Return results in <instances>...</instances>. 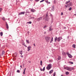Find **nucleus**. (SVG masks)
Returning <instances> with one entry per match:
<instances>
[{
    "instance_id": "f03ea898",
    "label": "nucleus",
    "mask_w": 76,
    "mask_h": 76,
    "mask_svg": "<svg viewBox=\"0 0 76 76\" xmlns=\"http://www.w3.org/2000/svg\"><path fill=\"white\" fill-rule=\"evenodd\" d=\"M50 39H51V38L50 37L47 36L45 37V40H46L47 42H49Z\"/></svg>"
},
{
    "instance_id": "0eeeda50",
    "label": "nucleus",
    "mask_w": 76,
    "mask_h": 76,
    "mask_svg": "<svg viewBox=\"0 0 76 76\" xmlns=\"http://www.w3.org/2000/svg\"><path fill=\"white\" fill-rule=\"evenodd\" d=\"M68 52L65 53L64 52H63L62 53V54L63 56H66V54H67Z\"/></svg>"
},
{
    "instance_id": "4be33fe9",
    "label": "nucleus",
    "mask_w": 76,
    "mask_h": 76,
    "mask_svg": "<svg viewBox=\"0 0 76 76\" xmlns=\"http://www.w3.org/2000/svg\"><path fill=\"white\" fill-rule=\"evenodd\" d=\"M23 53H22V50H20V54L21 55H22V54H23Z\"/></svg>"
},
{
    "instance_id": "774afa93",
    "label": "nucleus",
    "mask_w": 76,
    "mask_h": 76,
    "mask_svg": "<svg viewBox=\"0 0 76 76\" xmlns=\"http://www.w3.org/2000/svg\"><path fill=\"white\" fill-rule=\"evenodd\" d=\"M1 56V55H0V56Z\"/></svg>"
},
{
    "instance_id": "3c124183",
    "label": "nucleus",
    "mask_w": 76,
    "mask_h": 76,
    "mask_svg": "<svg viewBox=\"0 0 76 76\" xmlns=\"http://www.w3.org/2000/svg\"><path fill=\"white\" fill-rule=\"evenodd\" d=\"M25 47H27V46L26 45H24Z\"/></svg>"
},
{
    "instance_id": "5fc2aeb1",
    "label": "nucleus",
    "mask_w": 76,
    "mask_h": 76,
    "mask_svg": "<svg viewBox=\"0 0 76 76\" xmlns=\"http://www.w3.org/2000/svg\"><path fill=\"white\" fill-rule=\"evenodd\" d=\"M20 67H21V68H22V65L20 66Z\"/></svg>"
},
{
    "instance_id": "f3484780",
    "label": "nucleus",
    "mask_w": 76,
    "mask_h": 76,
    "mask_svg": "<svg viewBox=\"0 0 76 76\" xmlns=\"http://www.w3.org/2000/svg\"><path fill=\"white\" fill-rule=\"evenodd\" d=\"M68 68H69V67H64V69H66V70H68Z\"/></svg>"
},
{
    "instance_id": "a19ab883",
    "label": "nucleus",
    "mask_w": 76,
    "mask_h": 76,
    "mask_svg": "<svg viewBox=\"0 0 76 76\" xmlns=\"http://www.w3.org/2000/svg\"><path fill=\"white\" fill-rule=\"evenodd\" d=\"M50 16L51 17H53V15L51 14H50Z\"/></svg>"
},
{
    "instance_id": "2f4dec72",
    "label": "nucleus",
    "mask_w": 76,
    "mask_h": 76,
    "mask_svg": "<svg viewBox=\"0 0 76 76\" xmlns=\"http://www.w3.org/2000/svg\"><path fill=\"white\" fill-rule=\"evenodd\" d=\"M1 11H2V8H0V12H1Z\"/></svg>"
},
{
    "instance_id": "f704fd0d",
    "label": "nucleus",
    "mask_w": 76,
    "mask_h": 76,
    "mask_svg": "<svg viewBox=\"0 0 76 76\" xmlns=\"http://www.w3.org/2000/svg\"><path fill=\"white\" fill-rule=\"evenodd\" d=\"M42 61H40V65H41V66H42Z\"/></svg>"
},
{
    "instance_id": "0e129e2a",
    "label": "nucleus",
    "mask_w": 76,
    "mask_h": 76,
    "mask_svg": "<svg viewBox=\"0 0 76 76\" xmlns=\"http://www.w3.org/2000/svg\"><path fill=\"white\" fill-rule=\"evenodd\" d=\"M30 0V1H32V0Z\"/></svg>"
},
{
    "instance_id": "ea45409f",
    "label": "nucleus",
    "mask_w": 76,
    "mask_h": 76,
    "mask_svg": "<svg viewBox=\"0 0 76 76\" xmlns=\"http://www.w3.org/2000/svg\"><path fill=\"white\" fill-rule=\"evenodd\" d=\"M35 1H37V2H38L39 1V0H35Z\"/></svg>"
},
{
    "instance_id": "5701e85b",
    "label": "nucleus",
    "mask_w": 76,
    "mask_h": 76,
    "mask_svg": "<svg viewBox=\"0 0 76 76\" xmlns=\"http://www.w3.org/2000/svg\"><path fill=\"white\" fill-rule=\"evenodd\" d=\"M27 23H28V24H31L32 23V22L31 21H29L27 22Z\"/></svg>"
},
{
    "instance_id": "f257e3e1",
    "label": "nucleus",
    "mask_w": 76,
    "mask_h": 76,
    "mask_svg": "<svg viewBox=\"0 0 76 76\" xmlns=\"http://www.w3.org/2000/svg\"><path fill=\"white\" fill-rule=\"evenodd\" d=\"M51 67H52V64H50L48 65V66L47 67L46 69L47 70H49L50 69H51Z\"/></svg>"
},
{
    "instance_id": "2eb2a0df",
    "label": "nucleus",
    "mask_w": 76,
    "mask_h": 76,
    "mask_svg": "<svg viewBox=\"0 0 76 76\" xmlns=\"http://www.w3.org/2000/svg\"><path fill=\"white\" fill-rule=\"evenodd\" d=\"M53 70L52 69L50 71L49 73L50 74H51V73H53Z\"/></svg>"
},
{
    "instance_id": "bf43d9fd",
    "label": "nucleus",
    "mask_w": 76,
    "mask_h": 76,
    "mask_svg": "<svg viewBox=\"0 0 76 76\" xmlns=\"http://www.w3.org/2000/svg\"><path fill=\"white\" fill-rule=\"evenodd\" d=\"M44 34H46V31H45Z\"/></svg>"
},
{
    "instance_id": "864d4df0",
    "label": "nucleus",
    "mask_w": 76,
    "mask_h": 76,
    "mask_svg": "<svg viewBox=\"0 0 76 76\" xmlns=\"http://www.w3.org/2000/svg\"><path fill=\"white\" fill-rule=\"evenodd\" d=\"M48 4H50V2H48Z\"/></svg>"
},
{
    "instance_id": "7c9ffc66",
    "label": "nucleus",
    "mask_w": 76,
    "mask_h": 76,
    "mask_svg": "<svg viewBox=\"0 0 76 76\" xmlns=\"http://www.w3.org/2000/svg\"><path fill=\"white\" fill-rule=\"evenodd\" d=\"M53 29L51 28H49V31H52Z\"/></svg>"
},
{
    "instance_id": "72a5a7b5",
    "label": "nucleus",
    "mask_w": 76,
    "mask_h": 76,
    "mask_svg": "<svg viewBox=\"0 0 76 76\" xmlns=\"http://www.w3.org/2000/svg\"><path fill=\"white\" fill-rule=\"evenodd\" d=\"M5 53L4 51H3L2 52V54H4Z\"/></svg>"
},
{
    "instance_id": "412c9836",
    "label": "nucleus",
    "mask_w": 76,
    "mask_h": 76,
    "mask_svg": "<svg viewBox=\"0 0 76 76\" xmlns=\"http://www.w3.org/2000/svg\"><path fill=\"white\" fill-rule=\"evenodd\" d=\"M57 37H55V42H56V41H57Z\"/></svg>"
},
{
    "instance_id": "ddd939ff",
    "label": "nucleus",
    "mask_w": 76,
    "mask_h": 76,
    "mask_svg": "<svg viewBox=\"0 0 76 76\" xmlns=\"http://www.w3.org/2000/svg\"><path fill=\"white\" fill-rule=\"evenodd\" d=\"M42 17H41L38 18L37 20H38V21H40V20H42Z\"/></svg>"
},
{
    "instance_id": "dca6fc26",
    "label": "nucleus",
    "mask_w": 76,
    "mask_h": 76,
    "mask_svg": "<svg viewBox=\"0 0 76 76\" xmlns=\"http://www.w3.org/2000/svg\"><path fill=\"white\" fill-rule=\"evenodd\" d=\"M53 61V59H50L49 60V62L50 63H52Z\"/></svg>"
},
{
    "instance_id": "e2e57ef3",
    "label": "nucleus",
    "mask_w": 76,
    "mask_h": 76,
    "mask_svg": "<svg viewBox=\"0 0 76 76\" xmlns=\"http://www.w3.org/2000/svg\"><path fill=\"white\" fill-rule=\"evenodd\" d=\"M47 58H48V56H47Z\"/></svg>"
},
{
    "instance_id": "e433bc0d",
    "label": "nucleus",
    "mask_w": 76,
    "mask_h": 76,
    "mask_svg": "<svg viewBox=\"0 0 76 76\" xmlns=\"http://www.w3.org/2000/svg\"><path fill=\"white\" fill-rule=\"evenodd\" d=\"M45 70V67H43V71H44Z\"/></svg>"
},
{
    "instance_id": "680f3d73",
    "label": "nucleus",
    "mask_w": 76,
    "mask_h": 76,
    "mask_svg": "<svg viewBox=\"0 0 76 76\" xmlns=\"http://www.w3.org/2000/svg\"><path fill=\"white\" fill-rule=\"evenodd\" d=\"M53 76H56V75H53Z\"/></svg>"
},
{
    "instance_id": "1a4fd4ad",
    "label": "nucleus",
    "mask_w": 76,
    "mask_h": 76,
    "mask_svg": "<svg viewBox=\"0 0 76 76\" xmlns=\"http://www.w3.org/2000/svg\"><path fill=\"white\" fill-rule=\"evenodd\" d=\"M31 47L28 46L27 47L28 51H30V50H31Z\"/></svg>"
},
{
    "instance_id": "9b49d317",
    "label": "nucleus",
    "mask_w": 76,
    "mask_h": 76,
    "mask_svg": "<svg viewBox=\"0 0 76 76\" xmlns=\"http://www.w3.org/2000/svg\"><path fill=\"white\" fill-rule=\"evenodd\" d=\"M6 26L7 29H9V26L8 25V24L7 23V22H6Z\"/></svg>"
},
{
    "instance_id": "4468645a",
    "label": "nucleus",
    "mask_w": 76,
    "mask_h": 76,
    "mask_svg": "<svg viewBox=\"0 0 76 76\" xmlns=\"http://www.w3.org/2000/svg\"><path fill=\"white\" fill-rule=\"evenodd\" d=\"M70 1H66L65 4H67V5H68V4H69L68 3H70Z\"/></svg>"
},
{
    "instance_id": "bb28decb",
    "label": "nucleus",
    "mask_w": 76,
    "mask_h": 76,
    "mask_svg": "<svg viewBox=\"0 0 76 76\" xmlns=\"http://www.w3.org/2000/svg\"><path fill=\"white\" fill-rule=\"evenodd\" d=\"M75 44H73L72 45V47L73 48H75Z\"/></svg>"
},
{
    "instance_id": "b1692460",
    "label": "nucleus",
    "mask_w": 76,
    "mask_h": 76,
    "mask_svg": "<svg viewBox=\"0 0 76 76\" xmlns=\"http://www.w3.org/2000/svg\"><path fill=\"white\" fill-rule=\"evenodd\" d=\"M65 74L66 75H68L69 74V72H66Z\"/></svg>"
},
{
    "instance_id": "79ce46f5",
    "label": "nucleus",
    "mask_w": 76,
    "mask_h": 76,
    "mask_svg": "<svg viewBox=\"0 0 76 76\" xmlns=\"http://www.w3.org/2000/svg\"><path fill=\"white\" fill-rule=\"evenodd\" d=\"M56 72H54V74H53V75H56Z\"/></svg>"
},
{
    "instance_id": "338daca9",
    "label": "nucleus",
    "mask_w": 76,
    "mask_h": 76,
    "mask_svg": "<svg viewBox=\"0 0 76 76\" xmlns=\"http://www.w3.org/2000/svg\"><path fill=\"white\" fill-rule=\"evenodd\" d=\"M67 38H69V37H67Z\"/></svg>"
},
{
    "instance_id": "a211bd4d",
    "label": "nucleus",
    "mask_w": 76,
    "mask_h": 76,
    "mask_svg": "<svg viewBox=\"0 0 76 76\" xmlns=\"http://www.w3.org/2000/svg\"><path fill=\"white\" fill-rule=\"evenodd\" d=\"M26 41L27 44H29V40L26 39Z\"/></svg>"
},
{
    "instance_id": "8fccbe9b",
    "label": "nucleus",
    "mask_w": 76,
    "mask_h": 76,
    "mask_svg": "<svg viewBox=\"0 0 76 76\" xmlns=\"http://www.w3.org/2000/svg\"><path fill=\"white\" fill-rule=\"evenodd\" d=\"M63 15V12H61V15Z\"/></svg>"
},
{
    "instance_id": "6e6552de",
    "label": "nucleus",
    "mask_w": 76,
    "mask_h": 76,
    "mask_svg": "<svg viewBox=\"0 0 76 76\" xmlns=\"http://www.w3.org/2000/svg\"><path fill=\"white\" fill-rule=\"evenodd\" d=\"M25 14V12H23L19 13V15H24Z\"/></svg>"
},
{
    "instance_id": "c9c22d12",
    "label": "nucleus",
    "mask_w": 76,
    "mask_h": 76,
    "mask_svg": "<svg viewBox=\"0 0 76 76\" xmlns=\"http://www.w3.org/2000/svg\"><path fill=\"white\" fill-rule=\"evenodd\" d=\"M25 71L24 70L23 72V74H24V75H25Z\"/></svg>"
},
{
    "instance_id": "473e14b6",
    "label": "nucleus",
    "mask_w": 76,
    "mask_h": 76,
    "mask_svg": "<svg viewBox=\"0 0 76 76\" xmlns=\"http://www.w3.org/2000/svg\"><path fill=\"white\" fill-rule=\"evenodd\" d=\"M17 73H20V71H19V70H18L17 71Z\"/></svg>"
},
{
    "instance_id": "aec40b11",
    "label": "nucleus",
    "mask_w": 76,
    "mask_h": 76,
    "mask_svg": "<svg viewBox=\"0 0 76 76\" xmlns=\"http://www.w3.org/2000/svg\"><path fill=\"white\" fill-rule=\"evenodd\" d=\"M52 41H53V37H52L51 38V41H50V43H52Z\"/></svg>"
},
{
    "instance_id": "a18cd8bd",
    "label": "nucleus",
    "mask_w": 76,
    "mask_h": 76,
    "mask_svg": "<svg viewBox=\"0 0 76 76\" xmlns=\"http://www.w3.org/2000/svg\"><path fill=\"white\" fill-rule=\"evenodd\" d=\"M23 45H24V46H25V42H24L23 43Z\"/></svg>"
},
{
    "instance_id": "cd10ccee",
    "label": "nucleus",
    "mask_w": 76,
    "mask_h": 76,
    "mask_svg": "<svg viewBox=\"0 0 76 76\" xmlns=\"http://www.w3.org/2000/svg\"><path fill=\"white\" fill-rule=\"evenodd\" d=\"M45 0H42L40 1V3H42V2H43V1H44Z\"/></svg>"
},
{
    "instance_id": "13d9d810",
    "label": "nucleus",
    "mask_w": 76,
    "mask_h": 76,
    "mask_svg": "<svg viewBox=\"0 0 76 76\" xmlns=\"http://www.w3.org/2000/svg\"><path fill=\"white\" fill-rule=\"evenodd\" d=\"M74 16H76V14H75L74 15Z\"/></svg>"
},
{
    "instance_id": "4d7b16f0",
    "label": "nucleus",
    "mask_w": 76,
    "mask_h": 76,
    "mask_svg": "<svg viewBox=\"0 0 76 76\" xmlns=\"http://www.w3.org/2000/svg\"><path fill=\"white\" fill-rule=\"evenodd\" d=\"M64 29H66V27H64Z\"/></svg>"
},
{
    "instance_id": "423d86ee",
    "label": "nucleus",
    "mask_w": 76,
    "mask_h": 76,
    "mask_svg": "<svg viewBox=\"0 0 76 76\" xmlns=\"http://www.w3.org/2000/svg\"><path fill=\"white\" fill-rule=\"evenodd\" d=\"M67 55L69 58H72V55L69 54L68 52L67 53Z\"/></svg>"
},
{
    "instance_id": "9d476101",
    "label": "nucleus",
    "mask_w": 76,
    "mask_h": 76,
    "mask_svg": "<svg viewBox=\"0 0 76 76\" xmlns=\"http://www.w3.org/2000/svg\"><path fill=\"white\" fill-rule=\"evenodd\" d=\"M31 12H35L36 10L34 9H32L31 10Z\"/></svg>"
},
{
    "instance_id": "603ef678",
    "label": "nucleus",
    "mask_w": 76,
    "mask_h": 76,
    "mask_svg": "<svg viewBox=\"0 0 76 76\" xmlns=\"http://www.w3.org/2000/svg\"><path fill=\"white\" fill-rule=\"evenodd\" d=\"M32 18H33V19H34V17H31V19H32Z\"/></svg>"
},
{
    "instance_id": "09e8293b",
    "label": "nucleus",
    "mask_w": 76,
    "mask_h": 76,
    "mask_svg": "<svg viewBox=\"0 0 76 76\" xmlns=\"http://www.w3.org/2000/svg\"><path fill=\"white\" fill-rule=\"evenodd\" d=\"M33 45H34L35 46V43H34V44H33Z\"/></svg>"
},
{
    "instance_id": "69168bd1",
    "label": "nucleus",
    "mask_w": 76,
    "mask_h": 76,
    "mask_svg": "<svg viewBox=\"0 0 76 76\" xmlns=\"http://www.w3.org/2000/svg\"><path fill=\"white\" fill-rule=\"evenodd\" d=\"M29 63H31V61H29Z\"/></svg>"
},
{
    "instance_id": "6ab92c4d",
    "label": "nucleus",
    "mask_w": 76,
    "mask_h": 76,
    "mask_svg": "<svg viewBox=\"0 0 76 76\" xmlns=\"http://www.w3.org/2000/svg\"><path fill=\"white\" fill-rule=\"evenodd\" d=\"M61 59V56H58V60H60Z\"/></svg>"
},
{
    "instance_id": "20e7f679",
    "label": "nucleus",
    "mask_w": 76,
    "mask_h": 76,
    "mask_svg": "<svg viewBox=\"0 0 76 76\" xmlns=\"http://www.w3.org/2000/svg\"><path fill=\"white\" fill-rule=\"evenodd\" d=\"M74 68H71L70 67H68V70H69V71H72V70H74Z\"/></svg>"
},
{
    "instance_id": "6e6d98bb",
    "label": "nucleus",
    "mask_w": 76,
    "mask_h": 76,
    "mask_svg": "<svg viewBox=\"0 0 76 76\" xmlns=\"http://www.w3.org/2000/svg\"><path fill=\"white\" fill-rule=\"evenodd\" d=\"M25 70H26V68H25V69H24V71H25Z\"/></svg>"
},
{
    "instance_id": "c85d7f7f",
    "label": "nucleus",
    "mask_w": 76,
    "mask_h": 76,
    "mask_svg": "<svg viewBox=\"0 0 76 76\" xmlns=\"http://www.w3.org/2000/svg\"><path fill=\"white\" fill-rule=\"evenodd\" d=\"M2 19L3 20H5V18L4 17H3L2 18Z\"/></svg>"
},
{
    "instance_id": "39448f33",
    "label": "nucleus",
    "mask_w": 76,
    "mask_h": 76,
    "mask_svg": "<svg viewBox=\"0 0 76 76\" xmlns=\"http://www.w3.org/2000/svg\"><path fill=\"white\" fill-rule=\"evenodd\" d=\"M61 39H62V37H59L57 38V41L58 42H60V40Z\"/></svg>"
},
{
    "instance_id": "393cba45",
    "label": "nucleus",
    "mask_w": 76,
    "mask_h": 76,
    "mask_svg": "<svg viewBox=\"0 0 76 76\" xmlns=\"http://www.w3.org/2000/svg\"><path fill=\"white\" fill-rule=\"evenodd\" d=\"M69 64H73V62H72L69 61Z\"/></svg>"
},
{
    "instance_id": "37998d69",
    "label": "nucleus",
    "mask_w": 76,
    "mask_h": 76,
    "mask_svg": "<svg viewBox=\"0 0 76 76\" xmlns=\"http://www.w3.org/2000/svg\"><path fill=\"white\" fill-rule=\"evenodd\" d=\"M45 1L47 3H48V1Z\"/></svg>"
},
{
    "instance_id": "f8f14e48",
    "label": "nucleus",
    "mask_w": 76,
    "mask_h": 76,
    "mask_svg": "<svg viewBox=\"0 0 76 76\" xmlns=\"http://www.w3.org/2000/svg\"><path fill=\"white\" fill-rule=\"evenodd\" d=\"M68 6H72V2H70L67 5Z\"/></svg>"
},
{
    "instance_id": "58836bf2",
    "label": "nucleus",
    "mask_w": 76,
    "mask_h": 76,
    "mask_svg": "<svg viewBox=\"0 0 76 76\" xmlns=\"http://www.w3.org/2000/svg\"><path fill=\"white\" fill-rule=\"evenodd\" d=\"M68 6H69V5H65V6L66 7V8H67V7H68Z\"/></svg>"
},
{
    "instance_id": "de8ad7c7",
    "label": "nucleus",
    "mask_w": 76,
    "mask_h": 76,
    "mask_svg": "<svg viewBox=\"0 0 76 76\" xmlns=\"http://www.w3.org/2000/svg\"><path fill=\"white\" fill-rule=\"evenodd\" d=\"M52 28V26H50V27H49V28Z\"/></svg>"
},
{
    "instance_id": "4c0bfd02",
    "label": "nucleus",
    "mask_w": 76,
    "mask_h": 76,
    "mask_svg": "<svg viewBox=\"0 0 76 76\" xmlns=\"http://www.w3.org/2000/svg\"><path fill=\"white\" fill-rule=\"evenodd\" d=\"M46 27H47V26L45 25L43 27V28H46Z\"/></svg>"
},
{
    "instance_id": "7ed1b4c3",
    "label": "nucleus",
    "mask_w": 76,
    "mask_h": 76,
    "mask_svg": "<svg viewBox=\"0 0 76 76\" xmlns=\"http://www.w3.org/2000/svg\"><path fill=\"white\" fill-rule=\"evenodd\" d=\"M48 17V13H47L46 14V16L45 17V18H46V21H48V20H49V18Z\"/></svg>"
},
{
    "instance_id": "49530a36",
    "label": "nucleus",
    "mask_w": 76,
    "mask_h": 76,
    "mask_svg": "<svg viewBox=\"0 0 76 76\" xmlns=\"http://www.w3.org/2000/svg\"><path fill=\"white\" fill-rule=\"evenodd\" d=\"M53 10H54V7L52 8V9H53Z\"/></svg>"
},
{
    "instance_id": "a878e982",
    "label": "nucleus",
    "mask_w": 76,
    "mask_h": 76,
    "mask_svg": "<svg viewBox=\"0 0 76 76\" xmlns=\"http://www.w3.org/2000/svg\"><path fill=\"white\" fill-rule=\"evenodd\" d=\"M0 35L1 37H2L3 36V32H1L0 33Z\"/></svg>"
},
{
    "instance_id": "c756f323",
    "label": "nucleus",
    "mask_w": 76,
    "mask_h": 76,
    "mask_svg": "<svg viewBox=\"0 0 76 76\" xmlns=\"http://www.w3.org/2000/svg\"><path fill=\"white\" fill-rule=\"evenodd\" d=\"M72 9V8L71 7L69 9V10H71Z\"/></svg>"
},
{
    "instance_id": "052dcab7",
    "label": "nucleus",
    "mask_w": 76,
    "mask_h": 76,
    "mask_svg": "<svg viewBox=\"0 0 76 76\" xmlns=\"http://www.w3.org/2000/svg\"><path fill=\"white\" fill-rule=\"evenodd\" d=\"M21 57H23V56H21Z\"/></svg>"
},
{
    "instance_id": "c03bdc74",
    "label": "nucleus",
    "mask_w": 76,
    "mask_h": 76,
    "mask_svg": "<svg viewBox=\"0 0 76 76\" xmlns=\"http://www.w3.org/2000/svg\"><path fill=\"white\" fill-rule=\"evenodd\" d=\"M40 70H41V71H42L43 70L42 69V68H40Z\"/></svg>"
}]
</instances>
